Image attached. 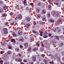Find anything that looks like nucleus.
Masks as SVG:
<instances>
[{"mask_svg":"<svg viewBox=\"0 0 64 64\" xmlns=\"http://www.w3.org/2000/svg\"><path fill=\"white\" fill-rule=\"evenodd\" d=\"M51 14L52 16L55 17H57L58 16H59V14L58 12H56L55 11H53L52 12Z\"/></svg>","mask_w":64,"mask_h":64,"instance_id":"nucleus-1","label":"nucleus"},{"mask_svg":"<svg viewBox=\"0 0 64 64\" xmlns=\"http://www.w3.org/2000/svg\"><path fill=\"white\" fill-rule=\"evenodd\" d=\"M3 32L2 34H8V31H7V29L4 28L3 29Z\"/></svg>","mask_w":64,"mask_h":64,"instance_id":"nucleus-2","label":"nucleus"},{"mask_svg":"<svg viewBox=\"0 0 64 64\" xmlns=\"http://www.w3.org/2000/svg\"><path fill=\"white\" fill-rule=\"evenodd\" d=\"M18 16H16V18H18V19H21L22 18V16L21 14H18Z\"/></svg>","mask_w":64,"mask_h":64,"instance_id":"nucleus-3","label":"nucleus"},{"mask_svg":"<svg viewBox=\"0 0 64 64\" xmlns=\"http://www.w3.org/2000/svg\"><path fill=\"white\" fill-rule=\"evenodd\" d=\"M32 32L34 33H35L36 34V35L37 36H38V35H39V32H38L35 31L34 30H33Z\"/></svg>","mask_w":64,"mask_h":64,"instance_id":"nucleus-4","label":"nucleus"},{"mask_svg":"<svg viewBox=\"0 0 64 64\" xmlns=\"http://www.w3.org/2000/svg\"><path fill=\"white\" fill-rule=\"evenodd\" d=\"M43 35L44 36V37L45 38H46L48 37V36H46L47 35V32H44L43 33Z\"/></svg>","mask_w":64,"mask_h":64,"instance_id":"nucleus-5","label":"nucleus"},{"mask_svg":"<svg viewBox=\"0 0 64 64\" xmlns=\"http://www.w3.org/2000/svg\"><path fill=\"white\" fill-rule=\"evenodd\" d=\"M56 4V5H57L58 7L60 6V2L58 0H57Z\"/></svg>","mask_w":64,"mask_h":64,"instance_id":"nucleus-6","label":"nucleus"},{"mask_svg":"<svg viewBox=\"0 0 64 64\" xmlns=\"http://www.w3.org/2000/svg\"><path fill=\"white\" fill-rule=\"evenodd\" d=\"M32 61H33V62H34L36 60V57H34V56H32Z\"/></svg>","mask_w":64,"mask_h":64,"instance_id":"nucleus-7","label":"nucleus"},{"mask_svg":"<svg viewBox=\"0 0 64 64\" xmlns=\"http://www.w3.org/2000/svg\"><path fill=\"white\" fill-rule=\"evenodd\" d=\"M46 53L47 55L48 56H51V53L49 52H48Z\"/></svg>","mask_w":64,"mask_h":64,"instance_id":"nucleus-8","label":"nucleus"},{"mask_svg":"<svg viewBox=\"0 0 64 64\" xmlns=\"http://www.w3.org/2000/svg\"><path fill=\"white\" fill-rule=\"evenodd\" d=\"M26 30H28L29 29V26L30 25V24H26Z\"/></svg>","mask_w":64,"mask_h":64,"instance_id":"nucleus-9","label":"nucleus"},{"mask_svg":"<svg viewBox=\"0 0 64 64\" xmlns=\"http://www.w3.org/2000/svg\"><path fill=\"white\" fill-rule=\"evenodd\" d=\"M51 58H52V59H54L55 60V59H57V58H58V57H57V56H55V57H54V56H51Z\"/></svg>","mask_w":64,"mask_h":64,"instance_id":"nucleus-10","label":"nucleus"},{"mask_svg":"<svg viewBox=\"0 0 64 64\" xmlns=\"http://www.w3.org/2000/svg\"><path fill=\"white\" fill-rule=\"evenodd\" d=\"M21 42H23L24 40V38H22V37H20V40Z\"/></svg>","mask_w":64,"mask_h":64,"instance_id":"nucleus-11","label":"nucleus"},{"mask_svg":"<svg viewBox=\"0 0 64 64\" xmlns=\"http://www.w3.org/2000/svg\"><path fill=\"white\" fill-rule=\"evenodd\" d=\"M18 34L19 35H21L22 34V32L21 30H19L18 32Z\"/></svg>","mask_w":64,"mask_h":64,"instance_id":"nucleus-12","label":"nucleus"},{"mask_svg":"<svg viewBox=\"0 0 64 64\" xmlns=\"http://www.w3.org/2000/svg\"><path fill=\"white\" fill-rule=\"evenodd\" d=\"M40 52H42V51H44V48L43 47H41L40 48Z\"/></svg>","mask_w":64,"mask_h":64,"instance_id":"nucleus-13","label":"nucleus"},{"mask_svg":"<svg viewBox=\"0 0 64 64\" xmlns=\"http://www.w3.org/2000/svg\"><path fill=\"white\" fill-rule=\"evenodd\" d=\"M48 43H47L46 46V47L47 48H50V44H48Z\"/></svg>","mask_w":64,"mask_h":64,"instance_id":"nucleus-14","label":"nucleus"},{"mask_svg":"<svg viewBox=\"0 0 64 64\" xmlns=\"http://www.w3.org/2000/svg\"><path fill=\"white\" fill-rule=\"evenodd\" d=\"M43 62L44 63H45V64H48V62L47 61V60L46 59L44 60Z\"/></svg>","mask_w":64,"mask_h":64,"instance_id":"nucleus-15","label":"nucleus"},{"mask_svg":"<svg viewBox=\"0 0 64 64\" xmlns=\"http://www.w3.org/2000/svg\"><path fill=\"white\" fill-rule=\"evenodd\" d=\"M54 20H52V19H50L48 21V22L49 23H51V22H53Z\"/></svg>","mask_w":64,"mask_h":64,"instance_id":"nucleus-16","label":"nucleus"},{"mask_svg":"<svg viewBox=\"0 0 64 64\" xmlns=\"http://www.w3.org/2000/svg\"><path fill=\"white\" fill-rule=\"evenodd\" d=\"M28 52L30 53L32 52V50H31V48H28Z\"/></svg>","mask_w":64,"mask_h":64,"instance_id":"nucleus-17","label":"nucleus"},{"mask_svg":"<svg viewBox=\"0 0 64 64\" xmlns=\"http://www.w3.org/2000/svg\"><path fill=\"white\" fill-rule=\"evenodd\" d=\"M11 42H13L14 44V43H15V40L14 39H12L11 40Z\"/></svg>","mask_w":64,"mask_h":64,"instance_id":"nucleus-18","label":"nucleus"},{"mask_svg":"<svg viewBox=\"0 0 64 64\" xmlns=\"http://www.w3.org/2000/svg\"><path fill=\"white\" fill-rule=\"evenodd\" d=\"M36 45H37L38 46H39V45H40V42H36Z\"/></svg>","mask_w":64,"mask_h":64,"instance_id":"nucleus-19","label":"nucleus"},{"mask_svg":"<svg viewBox=\"0 0 64 64\" xmlns=\"http://www.w3.org/2000/svg\"><path fill=\"white\" fill-rule=\"evenodd\" d=\"M32 50L34 51H37V50H38V48H37V47H36L33 49Z\"/></svg>","mask_w":64,"mask_h":64,"instance_id":"nucleus-20","label":"nucleus"},{"mask_svg":"<svg viewBox=\"0 0 64 64\" xmlns=\"http://www.w3.org/2000/svg\"><path fill=\"white\" fill-rule=\"evenodd\" d=\"M17 60L18 61V62H21L22 61V59L21 58H18L17 59Z\"/></svg>","mask_w":64,"mask_h":64,"instance_id":"nucleus-21","label":"nucleus"},{"mask_svg":"<svg viewBox=\"0 0 64 64\" xmlns=\"http://www.w3.org/2000/svg\"><path fill=\"white\" fill-rule=\"evenodd\" d=\"M19 7V6H18V5H15V8L16 9H17Z\"/></svg>","mask_w":64,"mask_h":64,"instance_id":"nucleus-22","label":"nucleus"},{"mask_svg":"<svg viewBox=\"0 0 64 64\" xmlns=\"http://www.w3.org/2000/svg\"><path fill=\"white\" fill-rule=\"evenodd\" d=\"M62 19L61 18H60L58 20V22H62Z\"/></svg>","mask_w":64,"mask_h":64,"instance_id":"nucleus-23","label":"nucleus"},{"mask_svg":"<svg viewBox=\"0 0 64 64\" xmlns=\"http://www.w3.org/2000/svg\"><path fill=\"white\" fill-rule=\"evenodd\" d=\"M57 30L58 32H60L61 31V29L60 28L58 27L57 28Z\"/></svg>","mask_w":64,"mask_h":64,"instance_id":"nucleus-24","label":"nucleus"},{"mask_svg":"<svg viewBox=\"0 0 64 64\" xmlns=\"http://www.w3.org/2000/svg\"><path fill=\"white\" fill-rule=\"evenodd\" d=\"M11 54V52L10 51H8L7 52V54L8 55H10Z\"/></svg>","mask_w":64,"mask_h":64,"instance_id":"nucleus-25","label":"nucleus"},{"mask_svg":"<svg viewBox=\"0 0 64 64\" xmlns=\"http://www.w3.org/2000/svg\"><path fill=\"white\" fill-rule=\"evenodd\" d=\"M46 13V11L45 10H42V14H45Z\"/></svg>","mask_w":64,"mask_h":64,"instance_id":"nucleus-26","label":"nucleus"},{"mask_svg":"<svg viewBox=\"0 0 64 64\" xmlns=\"http://www.w3.org/2000/svg\"><path fill=\"white\" fill-rule=\"evenodd\" d=\"M58 58H57V60L58 62H60V57H58Z\"/></svg>","mask_w":64,"mask_h":64,"instance_id":"nucleus-27","label":"nucleus"},{"mask_svg":"<svg viewBox=\"0 0 64 64\" xmlns=\"http://www.w3.org/2000/svg\"><path fill=\"white\" fill-rule=\"evenodd\" d=\"M30 40L31 41H33L34 40V37H32L31 36H30Z\"/></svg>","mask_w":64,"mask_h":64,"instance_id":"nucleus-28","label":"nucleus"},{"mask_svg":"<svg viewBox=\"0 0 64 64\" xmlns=\"http://www.w3.org/2000/svg\"><path fill=\"white\" fill-rule=\"evenodd\" d=\"M24 45L26 47H27V46H28V43H24Z\"/></svg>","mask_w":64,"mask_h":64,"instance_id":"nucleus-29","label":"nucleus"},{"mask_svg":"<svg viewBox=\"0 0 64 64\" xmlns=\"http://www.w3.org/2000/svg\"><path fill=\"white\" fill-rule=\"evenodd\" d=\"M15 50L17 52H18L20 51V50L18 48H16L15 49Z\"/></svg>","mask_w":64,"mask_h":64,"instance_id":"nucleus-30","label":"nucleus"},{"mask_svg":"<svg viewBox=\"0 0 64 64\" xmlns=\"http://www.w3.org/2000/svg\"><path fill=\"white\" fill-rule=\"evenodd\" d=\"M48 9H50L51 8V5H49L48 6Z\"/></svg>","mask_w":64,"mask_h":64,"instance_id":"nucleus-31","label":"nucleus"},{"mask_svg":"<svg viewBox=\"0 0 64 64\" xmlns=\"http://www.w3.org/2000/svg\"><path fill=\"white\" fill-rule=\"evenodd\" d=\"M12 35L14 36L15 37L16 36V33L15 32L13 33Z\"/></svg>","mask_w":64,"mask_h":64,"instance_id":"nucleus-32","label":"nucleus"},{"mask_svg":"<svg viewBox=\"0 0 64 64\" xmlns=\"http://www.w3.org/2000/svg\"><path fill=\"white\" fill-rule=\"evenodd\" d=\"M56 38L57 39V40H59V38L58 36H55Z\"/></svg>","mask_w":64,"mask_h":64,"instance_id":"nucleus-33","label":"nucleus"},{"mask_svg":"<svg viewBox=\"0 0 64 64\" xmlns=\"http://www.w3.org/2000/svg\"><path fill=\"white\" fill-rule=\"evenodd\" d=\"M26 21H30V18H29L28 17H26Z\"/></svg>","mask_w":64,"mask_h":64,"instance_id":"nucleus-34","label":"nucleus"},{"mask_svg":"<svg viewBox=\"0 0 64 64\" xmlns=\"http://www.w3.org/2000/svg\"><path fill=\"white\" fill-rule=\"evenodd\" d=\"M6 7H7V6H5L3 7V8L4 10H6Z\"/></svg>","mask_w":64,"mask_h":64,"instance_id":"nucleus-35","label":"nucleus"},{"mask_svg":"<svg viewBox=\"0 0 64 64\" xmlns=\"http://www.w3.org/2000/svg\"><path fill=\"white\" fill-rule=\"evenodd\" d=\"M56 30H57L56 29L54 28L52 30L54 31V32H55L56 31Z\"/></svg>","mask_w":64,"mask_h":64,"instance_id":"nucleus-36","label":"nucleus"},{"mask_svg":"<svg viewBox=\"0 0 64 64\" xmlns=\"http://www.w3.org/2000/svg\"><path fill=\"white\" fill-rule=\"evenodd\" d=\"M27 10H29L30 12H32L31 10L29 9V8H28L27 9Z\"/></svg>","mask_w":64,"mask_h":64,"instance_id":"nucleus-37","label":"nucleus"},{"mask_svg":"<svg viewBox=\"0 0 64 64\" xmlns=\"http://www.w3.org/2000/svg\"><path fill=\"white\" fill-rule=\"evenodd\" d=\"M60 47H61L63 46V43L62 42L60 44Z\"/></svg>","mask_w":64,"mask_h":64,"instance_id":"nucleus-38","label":"nucleus"},{"mask_svg":"<svg viewBox=\"0 0 64 64\" xmlns=\"http://www.w3.org/2000/svg\"><path fill=\"white\" fill-rule=\"evenodd\" d=\"M47 16L48 17H50V14H47Z\"/></svg>","mask_w":64,"mask_h":64,"instance_id":"nucleus-39","label":"nucleus"},{"mask_svg":"<svg viewBox=\"0 0 64 64\" xmlns=\"http://www.w3.org/2000/svg\"><path fill=\"white\" fill-rule=\"evenodd\" d=\"M49 63H50V64H54V62L53 61H52V62H49Z\"/></svg>","mask_w":64,"mask_h":64,"instance_id":"nucleus-40","label":"nucleus"},{"mask_svg":"<svg viewBox=\"0 0 64 64\" xmlns=\"http://www.w3.org/2000/svg\"><path fill=\"white\" fill-rule=\"evenodd\" d=\"M38 6H41V2H39L38 3Z\"/></svg>","mask_w":64,"mask_h":64,"instance_id":"nucleus-41","label":"nucleus"},{"mask_svg":"<svg viewBox=\"0 0 64 64\" xmlns=\"http://www.w3.org/2000/svg\"><path fill=\"white\" fill-rule=\"evenodd\" d=\"M42 33H43V32H40V36H43V35H42Z\"/></svg>","mask_w":64,"mask_h":64,"instance_id":"nucleus-42","label":"nucleus"},{"mask_svg":"<svg viewBox=\"0 0 64 64\" xmlns=\"http://www.w3.org/2000/svg\"><path fill=\"white\" fill-rule=\"evenodd\" d=\"M41 17V15L40 14H38L37 15L38 18H40Z\"/></svg>","mask_w":64,"mask_h":64,"instance_id":"nucleus-43","label":"nucleus"},{"mask_svg":"<svg viewBox=\"0 0 64 64\" xmlns=\"http://www.w3.org/2000/svg\"><path fill=\"white\" fill-rule=\"evenodd\" d=\"M38 60L39 61H41L42 60V58H38Z\"/></svg>","mask_w":64,"mask_h":64,"instance_id":"nucleus-44","label":"nucleus"},{"mask_svg":"<svg viewBox=\"0 0 64 64\" xmlns=\"http://www.w3.org/2000/svg\"><path fill=\"white\" fill-rule=\"evenodd\" d=\"M34 36L35 35L34 34H32L31 36H30L29 37H34Z\"/></svg>","mask_w":64,"mask_h":64,"instance_id":"nucleus-45","label":"nucleus"},{"mask_svg":"<svg viewBox=\"0 0 64 64\" xmlns=\"http://www.w3.org/2000/svg\"><path fill=\"white\" fill-rule=\"evenodd\" d=\"M42 20L43 21H45V20H46V18H42Z\"/></svg>","mask_w":64,"mask_h":64,"instance_id":"nucleus-46","label":"nucleus"},{"mask_svg":"<svg viewBox=\"0 0 64 64\" xmlns=\"http://www.w3.org/2000/svg\"><path fill=\"white\" fill-rule=\"evenodd\" d=\"M33 24L34 25H36V22H34V23Z\"/></svg>","mask_w":64,"mask_h":64,"instance_id":"nucleus-47","label":"nucleus"},{"mask_svg":"<svg viewBox=\"0 0 64 64\" xmlns=\"http://www.w3.org/2000/svg\"><path fill=\"white\" fill-rule=\"evenodd\" d=\"M0 4H3V2H2V1H0Z\"/></svg>","mask_w":64,"mask_h":64,"instance_id":"nucleus-48","label":"nucleus"},{"mask_svg":"<svg viewBox=\"0 0 64 64\" xmlns=\"http://www.w3.org/2000/svg\"><path fill=\"white\" fill-rule=\"evenodd\" d=\"M27 35H25L24 36V38H25L26 39L27 38Z\"/></svg>","mask_w":64,"mask_h":64,"instance_id":"nucleus-49","label":"nucleus"},{"mask_svg":"<svg viewBox=\"0 0 64 64\" xmlns=\"http://www.w3.org/2000/svg\"><path fill=\"white\" fill-rule=\"evenodd\" d=\"M27 60H24V62H27Z\"/></svg>","mask_w":64,"mask_h":64,"instance_id":"nucleus-50","label":"nucleus"},{"mask_svg":"<svg viewBox=\"0 0 64 64\" xmlns=\"http://www.w3.org/2000/svg\"><path fill=\"white\" fill-rule=\"evenodd\" d=\"M36 11L37 13H39V10L38 9H37Z\"/></svg>","mask_w":64,"mask_h":64,"instance_id":"nucleus-51","label":"nucleus"},{"mask_svg":"<svg viewBox=\"0 0 64 64\" xmlns=\"http://www.w3.org/2000/svg\"><path fill=\"white\" fill-rule=\"evenodd\" d=\"M2 58L3 60H4V59H6L5 56H4L2 57Z\"/></svg>","mask_w":64,"mask_h":64,"instance_id":"nucleus-52","label":"nucleus"},{"mask_svg":"<svg viewBox=\"0 0 64 64\" xmlns=\"http://www.w3.org/2000/svg\"><path fill=\"white\" fill-rule=\"evenodd\" d=\"M59 37H60V38H63V36H60Z\"/></svg>","mask_w":64,"mask_h":64,"instance_id":"nucleus-53","label":"nucleus"},{"mask_svg":"<svg viewBox=\"0 0 64 64\" xmlns=\"http://www.w3.org/2000/svg\"><path fill=\"white\" fill-rule=\"evenodd\" d=\"M13 14V12H11L10 13V15L11 16Z\"/></svg>","mask_w":64,"mask_h":64,"instance_id":"nucleus-54","label":"nucleus"},{"mask_svg":"<svg viewBox=\"0 0 64 64\" xmlns=\"http://www.w3.org/2000/svg\"><path fill=\"white\" fill-rule=\"evenodd\" d=\"M3 9H2L0 10V12H3Z\"/></svg>","mask_w":64,"mask_h":64,"instance_id":"nucleus-55","label":"nucleus"},{"mask_svg":"<svg viewBox=\"0 0 64 64\" xmlns=\"http://www.w3.org/2000/svg\"><path fill=\"white\" fill-rule=\"evenodd\" d=\"M40 55H38L37 56V57L38 58H40Z\"/></svg>","mask_w":64,"mask_h":64,"instance_id":"nucleus-56","label":"nucleus"},{"mask_svg":"<svg viewBox=\"0 0 64 64\" xmlns=\"http://www.w3.org/2000/svg\"><path fill=\"white\" fill-rule=\"evenodd\" d=\"M24 4H26L27 3V2H26V0H24Z\"/></svg>","mask_w":64,"mask_h":64,"instance_id":"nucleus-57","label":"nucleus"},{"mask_svg":"<svg viewBox=\"0 0 64 64\" xmlns=\"http://www.w3.org/2000/svg\"><path fill=\"white\" fill-rule=\"evenodd\" d=\"M62 55L64 56V52H62Z\"/></svg>","mask_w":64,"mask_h":64,"instance_id":"nucleus-58","label":"nucleus"},{"mask_svg":"<svg viewBox=\"0 0 64 64\" xmlns=\"http://www.w3.org/2000/svg\"><path fill=\"white\" fill-rule=\"evenodd\" d=\"M14 22H13L12 23H11L10 25H14Z\"/></svg>","mask_w":64,"mask_h":64,"instance_id":"nucleus-59","label":"nucleus"},{"mask_svg":"<svg viewBox=\"0 0 64 64\" xmlns=\"http://www.w3.org/2000/svg\"><path fill=\"white\" fill-rule=\"evenodd\" d=\"M0 62L1 63V64H3V61L1 60Z\"/></svg>","mask_w":64,"mask_h":64,"instance_id":"nucleus-60","label":"nucleus"},{"mask_svg":"<svg viewBox=\"0 0 64 64\" xmlns=\"http://www.w3.org/2000/svg\"><path fill=\"white\" fill-rule=\"evenodd\" d=\"M9 49H12V48H11V46H9Z\"/></svg>","mask_w":64,"mask_h":64,"instance_id":"nucleus-61","label":"nucleus"},{"mask_svg":"<svg viewBox=\"0 0 64 64\" xmlns=\"http://www.w3.org/2000/svg\"><path fill=\"white\" fill-rule=\"evenodd\" d=\"M51 35H52V34H48V36H49L50 37V36H51Z\"/></svg>","mask_w":64,"mask_h":64,"instance_id":"nucleus-62","label":"nucleus"},{"mask_svg":"<svg viewBox=\"0 0 64 64\" xmlns=\"http://www.w3.org/2000/svg\"><path fill=\"white\" fill-rule=\"evenodd\" d=\"M8 22H6V25H8Z\"/></svg>","mask_w":64,"mask_h":64,"instance_id":"nucleus-63","label":"nucleus"},{"mask_svg":"<svg viewBox=\"0 0 64 64\" xmlns=\"http://www.w3.org/2000/svg\"><path fill=\"white\" fill-rule=\"evenodd\" d=\"M62 59L63 61H64V56L62 57Z\"/></svg>","mask_w":64,"mask_h":64,"instance_id":"nucleus-64","label":"nucleus"}]
</instances>
